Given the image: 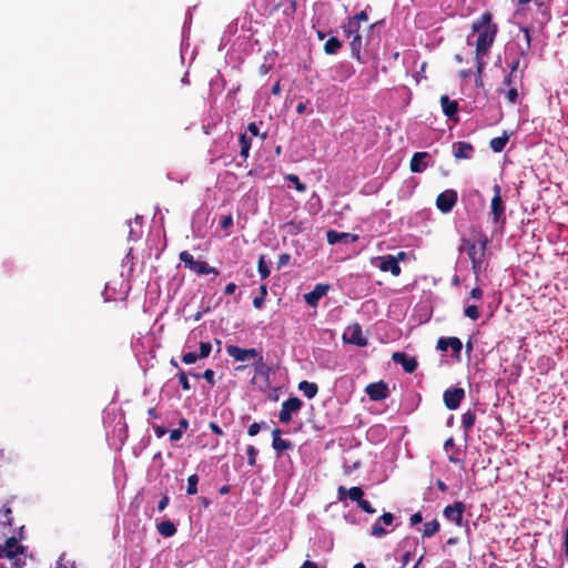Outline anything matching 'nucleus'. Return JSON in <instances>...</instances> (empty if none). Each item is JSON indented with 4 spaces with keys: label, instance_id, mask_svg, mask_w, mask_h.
I'll list each match as a JSON object with an SVG mask.
<instances>
[{
    "label": "nucleus",
    "instance_id": "obj_57",
    "mask_svg": "<svg viewBox=\"0 0 568 568\" xmlns=\"http://www.w3.org/2000/svg\"><path fill=\"white\" fill-rule=\"evenodd\" d=\"M153 430H154L156 437H159V438L166 434V428L163 426H159V425L153 426Z\"/></svg>",
    "mask_w": 568,
    "mask_h": 568
},
{
    "label": "nucleus",
    "instance_id": "obj_56",
    "mask_svg": "<svg viewBox=\"0 0 568 568\" xmlns=\"http://www.w3.org/2000/svg\"><path fill=\"white\" fill-rule=\"evenodd\" d=\"M209 428L217 436H222L223 435V430L222 428L214 422H211L209 424Z\"/></svg>",
    "mask_w": 568,
    "mask_h": 568
},
{
    "label": "nucleus",
    "instance_id": "obj_13",
    "mask_svg": "<svg viewBox=\"0 0 568 568\" xmlns=\"http://www.w3.org/2000/svg\"><path fill=\"white\" fill-rule=\"evenodd\" d=\"M365 392L369 399L374 402L386 399L389 396L388 385L383 381L368 384Z\"/></svg>",
    "mask_w": 568,
    "mask_h": 568
},
{
    "label": "nucleus",
    "instance_id": "obj_46",
    "mask_svg": "<svg viewBox=\"0 0 568 568\" xmlns=\"http://www.w3.org/2000/svg\"><path fill=\"white\" fill-rule=\"evenodd\" d=\"M517 82H519L518 81V74H514V73L509 72V74L507 77H505L503 83L510 88V87H516Z\"/></svg>",
    "mask_w": 568,
    "mask_h": 568
},
{
    "label": "nucleus",
    "instance_id": "obj_19",
    "mask_svg": "<svg viewBox=\"0 0 568 568\" xmlns=\"http://www.w3.org/2000/svg\"><path fill=\"white\" fill-rule=\"evenodd\" d=\"M326 240H327L328 244L334 245L339 242H344V243L355 242L357 240V235H354L351 233L337 232L335 230H328L326 232Z\"/></svg>",
    "mask_w": 568,
    "mask_h": 568
},
{
    "label": "nucleus",
    "instance_id": "obj_38",
    "mask_svg": "<svg viewBox=\"0 0 568 568\" xmlns=\"http://www.w3.org/2000/svg\"><path fill=\"white\" fill-rule=\"evenodd\" d=\"M247 132L251 134V138L252 136H260L262 140H265L267 138V132L261 133L260 132V128H258L256 122L248 123Z\"/></svg>",
    "mask_w": 568,
    "mask_h": 568
},
{
    "label": "nucleus",
    "instance_id": "obj_39",
    "mask_svg": "<svg viewBox=\"0 0 568 568\" xmlns=\"http://www.w3.org/2000/svg\"><path fill=\"white\" fill-rule=\"evenodd\" d=\"M187 373H185L183 369H180V372L178 373V379H179V383L181 385V387L183 388V390H190L191 389V384L187 379Z\"/></svg>",
    "mask_w": 568,
    "mask_h": 568
},
{
    "label": "nucleus",
    "instance_id": "obj_21",
    "mask_svg": "<svg viewBox=\"0 0 568 568\" xmlns=\"http://www.w3.org/2000/svg\"><path fill=\"white\" fill-rule=\"evenodd\" d=\"M454 156L457 160L469 159L474 152V146L468 142H456L453 144Z\"/></svg>",
    "mask_w": 568,
    "mask_h": 568
},
{
    "label": "nucleus",
    "instance_id": "obj_62",
    "mask_svg": "<svg viewBox=\"0 0 568 568\" xmlns=\"http://www.w3.org/2000/svg\"><path fill=\"white\" fill-rule=\"evenodd\" d=\"M306 111V104L304 102H300L297 105H296V112L298 114H303L305 113Z\"/></svg>",
    "mask_w": 568,
    "mask_h": 568
},
{
    "label": "nucleus",
    "instance_id": "obj_59",
    "mask_svg": "<svg viewBox=\"0 0 568 568\" xmlns=\"http://www.w3.org/2000/svg\"><path fill=\"white\" fill-rule=\"evenodd\" d=\"M189 427V420L186 418H181L179 420V428L178 429H181V432L183 433L184 430H186Z\"/></svg>",
    "mask_w": 568,
    "mask_h": 568
},
{
    "label": "nucleus",
    "instance_id": "obj_16",
    "mask_svg": "<svg viewBox=\"0 0 568 568\" xmlns=\"http://www.w3.org/2000/svg\"><path fill=\"white\" fill-rule=\"evenodd\" d=\"M450 347L456 358H460V352L463 349L462 341L456 336L439 337L437 341V348L442 352H446Z\"/></svg>",
    "mask_w": 568,
    "mask_h": 568
},
{
    "label": "nucleus",
    "instance_id": "obj_52",
    "mask_svg": "<svg viewBox=\"0 0 568 568\" xmlns=\"http://www.w3.org/2000/svg\"><path fill=\"white\" fill-rule=\"evenodd\" d=\"M182 435H183V433L181 432V429H178V428L172 429L170 432V439H171V442H178L182 438Z\"/></svg>",
    "mask_w": 568,
    "mask_h": 568
},
{
    "label": "nucleus",
    "instance_id": "obj_32",
    "mask_svg": "<svg viewBox=\"0 0 568 568\" xmlns=\"http://www.w3.org/2000/svg\"><path fill=\"white\" fill-rule=\"evenodd\" d=\"M507 142H508V136L506 134H504L501 136H496V138L491 139L489 142V146L494 152H501L505 149Z\"/></svg>",
    "mask_w": 568,
    "mask_h": 568
},
{
    "label": "nucleus",
    "instance_id": "obj_29",
    "mask_svg": "<svg viewBox=\"0 0 568 568\" xmlns=\"http://www.w3.org/2000/svg\"><path fill=\"white\" fill-rule=\"evenodd\" d=\"M342 29L346 37L348 38L356 33H361V23L351 17L348 18L347 22L342 26Z\"/></svg>",
    "mask_w": 568,
    "mask_h": 568
},
{
    "label": "nucleus",
    "instance_id": "obj_17",
    "mask_svg": "<svg viewBox=\"0 0 568 568\" xmlns=\"http://www.w3.org/2000/svg\"><path fill=\"white\" fill-rule=\"evenodd\" d=\"M329 288H331V286L328 284H323V283L316 284L315 287L311 292L304 294V301L310 306L316 307L320 300L327 294Z\"/></svg>",
    "mask_w": 568,
    "mask_h": 568
},
{
    "label": "nucleus",
    "instance_id": "obj_36",
    "mask_svg": "<svg viewBox=\"0 0 568 568\" xmlns=\"http://www.w3.org/2000/svg\"><path fill=\"white\" fill-rule=\"evenodd\" d=\"M257 270H258V273H260L262 280H266L271 274L270 267L266 264L263 255H261L258 258Z\"/></svg>",
    "mask_w": 568,
    "mask_h": 568
},
{
    "label": "nucleus",
    "instance_id": "obj_33",
    "mask_svg": "<svg viewBox=\"0 0 568 568\" xmlns=\"http://www.w3.org/2000/svg\"><path fill=\"white\" fill-rule=\"evenodd\" d=\"M190 376L194 378H204L211 386H214V371L211 368H207L203 372V374H196V373H190Z\"/></svg>",
    "mask_w": 568,
    "mask_h": 568
},
{
    "label": "nucleus",
    "instance_id": "obj_64",
    "mask_svg": "<svg viewBox=\"0 0 568 568\" xmlns=\"http://www.w3.org/2000/svg\"><path fill=\"white\" fill-rule=\"evenodd\" d=\"M436 486L443 493H445L447 490V485L443 480H440V479H438L436 481Z\"/></svg>",
    "mask_w": 568,
    "mask_h": 568
},
{
    "label": "nucleus",
    "instance_id": "obj_22",
    "mask_svg": "<svg viewBox=\"0 0 568 568\" xmlns=\"http://www.w3.org/2000/svg\"><path fill=\"white\" fill-rule=\"evenodd\" d=\"M440 106L444 114L449 119H453L458 112V102L456 100H450L446 94L440 97Z\"/></svg>",
    "mask_w": 568,
    "mask_h": 568
},
{
    "label": "nucleus",
    "instance_id": "obj_40",
    "mask_svg": "<svg viewBox=\"0 0 568 568\" xmlns=\"http://www.w3.org/2000/svg\"><path fill=\"white\" fill-rule=\"evenodd\" d=\"M212 351V344L210 342H201L200 343V352L197 353L199 357L206 358L210 356Z\"/></svg>",
    "mask_w": 568,
    "mask_h": 568
},
{
    "label": "nucleus",
    "instance_id": "obj_50",
    "mask_svg": "<svg viewBox=\"0 0 568 568\" xmlns=\"http://www.w3.org/2000/svg\"><path fill=\"white\" fill-rule=\"evenodd\" d=\"M423 521V516L422 514L418 511V513H415L410 516L409 518V524L410 526H415L417 524H420Z\"/></svg>",
    "mask_w": 568,
    "mask_h": 568
},
{
    "label": "nucleus",
    "instance_id": "obj_60",
    "mask_svg": "<svg viewBox=\"0 0 568 568\" xmlns=\"http://www.w3.org/2000/svg\"><path fill=\"white\" fill-rule=\"evenodd\" d=\"M300 568H318V566L314 561L305 560Z\"/></svg>",
    "mask_w": 568,
    "mask_h": 568
},
{
    "label": "nucleus",
    "instance_id": "obj_7",
    "mask_svg": "<svg viewBox=\"0 0 568 568\" xmlns=\"http://www.w3.org/2000/svg\"><path fill=\"white\" fill-rule=\"evenodd\" d=\"M229 356L233 357L236 362H244L247 359H256L257 363L263 362V356L255 348H241L235 345H229L226 347Z\"/></svg>",
    "mask_w": 568,
    "mask_h": 568
},
{
    "label": "nucleus",
    "instance_id": "obj_44",
    "mask_svg": "<svg viewBox=\"0 0 568 568\" xmlns=\"http://www.w3.org/2000/svg\"><path fill=\"white\" fill-rule=\"evenodd\" d=\"M197 359H201L199 355L194 352H187L182 355V362L186 365L195 363Z\"/></svg>",
    "mask_w": 568,
    "mask_h": 568
},
{
    "label": "nucleus",
    "instance_id": "obj_28",
    "mask_svg": "<svg viewBox=\"0 0 568 568\" xmlns=\"http://www.w3.org/2000/svg\"><path fill=\"white\" fill-rule=\"evenodd\" d=\"M239 143L241 146L240 154L242 158L247 159L250 154V150L252 146V138L248 136L246 133H241L239 136Z\"/></svg>",
    "mask_w": 568,
    "mask_h": 568
},
{
    "label": "nucleus",
    "instance_id": "obj_12",
    "mask_svg": "<svg viewBox=\"0 0 568 568\" xmlns=\"http://www.w3.org/2000/svg\"><path fill=\"white\" fill-rule=\"evenodd\" d=\"M466 506L463 501H455L453 505H448L444 508L443 515L456 526H463V518Z\"/></svg>",
    "mask_w": 568,
    "mask_h": 568
},
{
    "label": "nucleus",
    "instance_id": "obj_2",
    "mask_svg": "<svg viewBox=\"0 0 568 568\" xmlns=\"http://www.w3.org/2000/svg\"><path fill=\"white\" fill-rule=\"evenodd\" d=\"M462 242L471 262V271L477 281L488 266L486 251L489 239L486 234L479 233L475 241L462 239Z\"/></svg>",
    "mask_w": 568,
    "mask_h": 568
},
{
    "label": "nucleus",
    "instance_id": "obj_5",
    "mask_svg": "<svg viewBox=\"0 0 568 568\" xmlns=\"http://www.w3.org/2000/svg\"><path fill=\"white\" fill-rule=\"evenodd\" d=\"M179 258L184 263V266L195 272L197 275H209L213 274L214 276L219 275V271L210 266L205 261H196L193 255L187 251H182L179 254Z\"/></svg>",
    "mask_w": 568,
    "mask_h": 568
},
{
    "label": "nucleus",
    "instance_id": "obj_53",
    "mask_svg": "<svg viewBox=\"0 0 568 568\" xmlns=\"http://www.w3.org/2000/svg\"><path fill=\"white\" fill-rule=\"evenodd\" d=\"M170 503V497L168 495H164L160 501L158 503V510L159 511H162L165 509V507L169 505Z\"/></svg>",
    "mask_w": 568,
    "mask_h": 568
},
{
    "label": "nucleus",
    "instance_id": "obj_11",
    "mask_svg": "<svg viewBox=\"0 0 568 568\" xmlns=\"http://www.w3.org/2000/svg\"><path fill=\"white\" fill-rule=\"evenodd\" d=\"M465 389L462 387L448 388L443 394V400L447 409L455 410L465 398Z\"/></svg>",
    "mask_w": 568,
    "mask_h": 568
},
{
    "label": "nucleus",
    "instance_id": "obj_35",
    "mask_svg": "<svg viewBox=\"0 0 568 568\" xmlns=\"http://www.w3.org/2000/svg\"><path fill=\"white\" fill-rule=\"evenodd\" d=\"M197 484H199V476L196 474H193L187 477V487H186V494L187 495H195L197 493Z\"/></svg>",
    "mask_w": 568,
    "mask_h": 568
},
{
    "label": "nucleus",
    "instance_id": "obj_41",
    "mask_svg": "<svg viewBox=\"0 0 568 568\" xmlns=\"http://www.w3.org/2000/svg\"><path fill=\"white\" fill-rule=\"evenodd\" d=\"M246 456H247V464L250 466H255V464H256V456H257V449L253 445H248L246 447Z\"/></svg>",
    "mask_w": 568,
    "mask_h": 568
},
{
    "label": "nucleus",
    "instance_id": "obj_20",
    "mask_svg": "<svg viewBox=\"0 0 568 568\" xmlns=\"http://www.w3.org/2000/svg\"><path fill=\"white\" fill-rule=\"evenodd\" d=\"M282 430L280 428H274L272 430V447L280 455L284 450H288L293 448V444L286 439L281 437Z\"/></svg>",
    "mask_w": 568,
    "mask_h": 568
},
{
    "label": "nucleus",
    "instance_id": "obj_14",
    "mask_svg": "<svg viewBox=\"0 0 568 568\" xmlns=\"http://www.w3.org/2000/svg\"><path fill=\"white\" fill-rule=\"evenodd\" d=\"M392 359L395 364L402 365L403 369L408 374L414 373L418 367L417 359L414 356H408L404 352L393 353Z\"/></svg>",
    "mask_w": 568,
    "mask_h": 568
},
{
    "label": "nucleus",
    "instance_id": "obj_42",
    "mask_svg": "<svg viewBox=\"0 0 568 568\" xmlns=\"http://www.w3.org/2000/svg\"><path fill=\"white\" fill-rule=\"evenodd\" d=\"M287 180L295 185L296 191L304 192L306 190V185L300 181L297 175L288 174Z\"/></svg>",
    "mask_w": 568,
    "mask_h": 568
},
{
    "label": "nucleus",
    "instance_id": "obj_8",
    "mask_svg": "<svg viewBox=\"0 0 568 568\" xmlns=\"http://www.w3.org/2000/svg\"><path fill=\"white\" fill-rule=\"evenodd\" d=\"M457 191L448 189L437 195L436 206L442 213L447 214L452 212V210L457 203Z\"/></svg>",
    "mask_w": 568,
    "mask_h": 568
},
{
    "label": "nucleus",
    "instance_id": "obj_34",
    "mask_svg": "<svg viewBox=\"0 0 568 568\" xmlns=\"http://www.w3.org/2000/svg\"><path fill=\"white\" fill-rule=\"evenodd\" d=\"M383 526L384 525L378 519H376V521L371 527V535L377 538L386 536L387 530Z\"/></svg>",
    "mask_w": 568,
    "mask_h": 568
},
{
    "label": "nucleus",
    "instance_id": "obj_27",
    "mask_svg": "<svg viewBox=\"0 0 568 568\" xmlns=\"http://www.w3.org/2000/svg\"><path fill=\"white\" fill-rule=\"evenodd\" d=\"M476 413L470 409H468L462 415V426L466 434H468L473 429L476 423Z\"/></svg>",
    "mask_w": 568,
    "mask_h": 568
},
{
    "label": "nucleus",
    "instance_id": "obj_48",
    "mask_svg": "<svg viewBox=\"0 0 568 568\" xmlns=\"http://www.w3.org/2000/svg\"><path fill=\"white\" fill-rule=\"evenodd\" d=\"M261 430V424L260 423H253L247 428L248 436L253 437L258 434Z\"/></svg>",
    "mask_w": 568,
    "mask_h": 568
},
{
    "label": "nucleus",
    "instance_id": "obj_25",
    "mask_svg": "<svg viewBox=\"0 0 568 568\" xmlns=\"http://www.w3.org/2000/svg\"><path fill=\"white\" fill-rule=\"evenodd\" d=\"M298 389L303 392L304 396L308 399L314 398L318 393V386L315 383L308 381H302L298 383Z\"/></svg>",
    "mask_w": 568,
    "mask_h": 568
},
{
    "label": "nucleus",
    "instance_id": "obj_58",
    "mask_svg": "<svg viewBox=\"0 0 568 568\" xmlns=\"http://www.w3.org/2000/svg\"><path fill=\"white\" fill-rule=\"evenodd\" d=\"M236 290V284L235 283H229L225 288H224V294L225 295H231L235 292Z\"/></svg>",
    "mask_w": 568,
    "mask_h": 568
},
{
    "label": "nucleus",
    "instance_id": "obj_55",
    "mask_svg": "<svg viewBox=\"0 0 568 568\" xmlns=\"http://www.w3.org/2000/svg\"><path fill=\"white\" fill-rule=\"evenodd\" d=\"M264 302H265V298H264L263 296H261V295L255 296V297L253 298V306H254L255 308L261 310V308L263 307V305H264Z\"/></svg>",
    "mask_w": 568,
    "mask_h": 568
},
{
    "label": "nucleus",
    "instance_id": "obj_26",
    "mask_svg": "<svg viewBox=\"0 0 568 568\" xmlns=\"http://www.w3.org/2000/svg\"><path fill=\"white\" fill-rule=\"evenodd\" d=\"M159 534L165 538L176 534V527L171 520H163L156 525Z\"/></svg>",
    "mask_w": 568,
    "mask_h": 568
},
{
    "label": "nucleus",
    "instance_id": "obj_4",
    "mask_svg": "<svg viewBox=\"0 0 568 568\" xmlns=\"http://www.w3.org/2000/svg\"><path fill=\"white\" fill-rule=\"evenodd\" d=\"M337 494L339 501H344L346 497H348L352 501L357 504V507L362 511L371 515L376 513V509L371 505V503L363 498L364 490L358 486L351 487L349 489L344 486H339L337 488Z\"/></svg>",
    "mask_w": 568,
    "mask_h": 568
},
{
    "label": "nucleus",
    "instance_id": "obj_18",
    "mask_svg": "<svg viewBox=\"0 0 568 568\" xmlns=\"http://www.w3.org/2000/svg\"><path fill=\"white\" fill-rule=\"evenodd\" d=\"M379 270L382 272H390L393 276H398L402 272V268L398 264V258L393 255L381 257Z\"/></svg>",
    "mask_w": 568,
    "mask_h": 568
},
{
    "label": "nucleus",
    "instance_id": "obj_31",
    "mask_svg": "<svg viewBox=\"0 0 568 568\" xmlns=\"http://www.w3.org/2000/svg\"><path fill=\"white\" fill-rule=\"evenodd\" d=\"M440 524L437 519H433L424 525L423 537L430 538L439 531Z\"/></svg>",
    "mask_w": 568,
    "mask_h": 568
},
{
    "label": "nucleus",
    "instance_id": "obj_24",
    "mask_svg": "<svg viewBox=\"0 0 568 568\" xmlns=\"http://www.w3.org/2000/svg\"><path fill=\"white\" fill-rule=\"evenodd\" d=\"M344 338L356 346H366L367 345V338L363 335L362 328L358 324L354 325V327L351 329L349 336L346 337L344 335Z\"/></svg>",
    "mask_w": 568,
    "mask_h": 568
},
{
    "label": "nucleus",
    "instance_id": "obj_23",
    "mask_svg": "<svg viewBox=\"0 0 568 568\" xmlns=\"http://www.w3.org/2000/svg\"><path fill=\"white\" fill-rule=\"evenodd\" d=\"M428 156L427 152H415L410 159L409 169L413 173H420L426 168L427 164L424 160Z\"/></svg>",
    "mask_w": 568,
    "mask_h": 568
},
{
    "label": "nucleus",
    "instance_id": "obj_49",
    "mask_svg": "<svg viewBox=\"0 0 568 568\" xmlns=\"http://www.w3.org/2000/svg\"><path fill=\"white\" fill-rule=\"evenodd\" d=\"M483 294H484L483 290L477 286V287L471 288V291L469 292V297L473 300H481Z\"/></svg>",
    "mask_w": 568,
    "mask_h": 568
},
{
    "label": "nucleus",
    "instance_id": "obj_37",
    "mask_svg": "<svg viewBox=\"0 0 568 568\" xmlns=\"http://www.w3.org/2000/svg\"><path fill=\"white\" fill-rule=\"evenodd\" d=\"M464 315L471 321H477L480 316V312L476 305H468L464 308Z\"/></svg>",
    "mask_w": 568,
    "mask_h": 568
},
{
    "label": "nucleus",
    "instance_id": "obj_61",
    "mask_svg": "<svg viewBox=\"0 0 568 568\" xmlns=\"http://www.w3.org/2000/svg\"><path fill=\"white\" fill-rule=\"evenodd\" d=\"M148 415L152 418H160V414L158 413L156 408L155 407H151L148 409Z\"/></svg>",
    "mask_w": 568,
    "mask_h": 568
},
{
    "label": "nucleus",
    "instance_id": "obj_15",
    "mask_svg": "<svg viewBox=\"0 0 568 568\" xmlns=\"http://www.w3.org/2000/svg\"><path fill=\"white\" fill-rule=\"evenodd\" d=\"M348 39L351 57L359 63H365L366 60L362 55V49L367 44V42L364 41L362 33L351 36Z\"/></svg>",
    "mask_w": 568,
    "mask_h": 568
},
{
    "label": "nucleus",
    "instance_id": "obj_10",
    "mask_svg": "<svg viewBox=\"0 0 568 568\" xmlns=\"http://www.w3.org/2000/svg\"><path fill=\"white\" fill-rule=\"evenodd\" d=\"M22 552V547L14 537L8 538L3 548H0V557L7 558L11 567L19 568L16 560L17 556Z\"/></svg>",
    "mask_w": 568,
    "mask_h": 568
},
{
    "label": "nucleus",
    "instance_id": "obj_63",
    "mask_svg": "<svg viewBox=\"0 0 568 568\" xmlns=\"http://www.w3.org/2000/svg\"><path fill=\"white\" fill-rule=\"evenodd\" d=\"M272 94L280 95L281 94V84L280 81H277L273 88H272Z\"/></svg>",
    "mask_w": 568,
    "mask_h": 568
},
{
    "label": "nucleus",
    "instance_id": "obj_1",
    "mask_svg": "<svg viewBox=\"0 0 568 568\" xmlns=\"http://www.w3.org/2000/svg\"><path fill=\"white\" fill-rule=\"evenodd\" d=\"M471 31L474 34H477L476 72L483 73L486 65L484 57L488 54L498 33V26L493 22V13L489 11L483 12L473 21Z\"/></svg>",
    "mask_w": 568,
    "mask_h": 568
},
{
    "label": "nucleus",
    "instance_id": "obj_9",
    "mask_svg": "<svg viewBox=\"0 0 568 568\" xmlns=\"http://www.w3.org/2000/svg\"><path fill=\"white\" fill-rule=\"evenodd\" d=\"M303 403L298 397H290L282 403L281 410L278 413V419L283 424H288L292 420V415L297 413Z\"/></svg>",
    "mask_w": 568,
    "mask_h": 568
},
{
    "label": "nucleus",
    "instance_id": "obj_6",
    "mask_svg": "<svg viewBox=\"0 0 568 568\" xmlns=\"http://www.w3.org/2000/svg\"><path fill=\"white\" fill-rule=\"evenodd\" d=\"M494 196L490 202V214L495 224L505 223L506 205L500 196L501 187L499 184L493 186Z\"/></svg>",
    "mask_w": 568,
    "mask_h": 568
},
{
    "label": "nucleus",
    "instance_id": "obj_3",
    "mask_svg": "<svg viewBox=\"0 0 568 568\" xmlns=\"http://www.w3.org/2000/svg\"><path fill=\"white\" fill-rule=\"evenodd\" d=\"M525 44L519 45V55L510 63V73L518 74V81L521 84L525 70L528 68V51L531 47V34L529 28H523Z\"/></svg>",
    "mask_w": 568,
    "mask_h": 568
},
{
    "label": "nucleus",
    "instance_id": "obj_30",
    "mask_svg": "<svg viewBox=\"0 0 568 568\" xmlns=\"http://www.w3.org/2000/svg\"><path fill=\"white\" fill-rule=\"evenodd\" d=\"M343 47L342 41L336 37H331L324 44V52L326 54H335Z\"/></svg>",
    "mask_w": 568,
    "mask_h": 568
},
{
    "label": "nucleus",
    "instance_id": "obj_43",
    "mask_svg": "<svg viewBox=\"0 0 568 568\" xmlns=\"http://www.w3.org/2000/svg\"><path fill=\"white\" fill-rule=\"evenodd\" d=\"M506 98H507V101L510 103V104H514L517 102V99H518V90L516 87H510L506 92Z\"/></svg>",
    "mask_w": 568,
    "mask_h": 568
},
{
    "label": "nucleus",
    "instance_id": "obj_47",
    "mask_svg": "<svg viewBox=\"0 0 568 568\" xmlns=\"http://www.w3.org/2000/svg\"><path fill=\"white\" fill-rule=\"evenodd\" d=\"M290 261H291V255L288 253L280 254L278 261H277V268H282L286 264H288Z\"/></svg>",
    "mask_w": 568,
    "mask_h": 568
},
{
    "label": "nucleus",
    "instance_id": "obj_45",
    "mask_svg": "<svg viewBox=\"0 0 568 568\" xmlns=\"http://www.w3.org/2000/svg\"><path fill=\"white\" fill-rule=\"evenodd\" d=\"M383 525L385 526H390L394 520H395V517L392 513H384L382 516H379L377 518Z\"/></svg>",
    "mask_w": 568,
    "mask_h": 568
},
{
    "label": "nucleus",
    "instance_id": "obj_51",
    "mask_svg": "<svg viewBox=\"0 0 568 568\" xmlns=\"http://www.w3.org/2000/svg\"><path fill=\"white\" fill-rule=\"evenodd\" d=\"M233 224V219L231 215L223 216L221 220V227L223 230H227Z\"/></svg>",
    "mask_w": 568,
    "mask_h": 568
},
{
    "label": "nucleus",
    "instance_id": "obj_54",
    "mask_svg": "<svg viewBox=\"0 0 568 568\" xmlns=\"http://www.w3.org/2000/svg\"><path fill=\"white\" fill-rule=\"evenodd\" d=\"M357 22H366L368 20V14L366 13L365 10L356 13L354 17H353Z\"/></svg>",
    "mask_w": 568,
    "mask_h": 568
}]
</instances>
